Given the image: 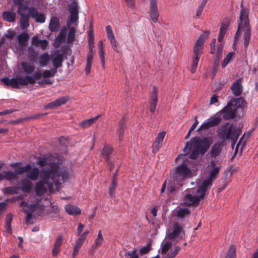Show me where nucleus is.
<instances>
[{"label": "nucleus", "instance_id": "9b49d317", "mask_svg": "<svg viewBox=\"0 0 258 258\" xmlns=\"http://www.w3.org/2000/svg\"><path fill=\"white\" fill-rule=\"evenodd\" d=\"M221 120V118L218 114L210 117L205 121L200 126L201 130L208 129L218 125Z\"/></svg>", "mask_w": 258, "mask_h": 258}, {"label": "nucleus", "instance_id": "79ce46f5", "mask_svg": "<svg viewBox=\"0 0 258 258\" xmlns=\"http://www.w3.org/2000/svg\"><path fill=\"white\" fill-rule=\"evenodd\" d=\"M68 28L69 32L68 35V41L69 42H71L74 41L76 30L74 26H70Z\"/></svg>", "mask_w": 258, "mask_h": 258}, {"label": "nucleus", "instance_id": "0eeeda50", "mask_svg": "<svg viewBox=\"0 0 258 258\" xmlns=\"http://www.w3.org/2000/svg\"><path fill=\"white\" fill-rule=\"evenodd\" d=\"M204 43L201 40H196L194 47V56L192 59L191 67L190 72L194 74L198 67L199 59L203 53Z\"/></svg>", "mask_w": 258, "mask_h": 258}, {"label": "nucleus", "instance_id": "5fc2aeb1", "mask_svg": "<svg viewBox=\"0 0 258 258\" xmlns=\"http://www.w3.org/2000/svg\"><path fill=\"white\" fill-rule=\"evenodd\" d=\"M239 132L240 131L238 130H236V132L233 133L232 136L230 138V139L232 140V143L231 146L232 148H233L234 146L235 145L236 142L238 139V137L239 135Z\"/></svg>", "mask_w": 258, "mask_h": 258}, {"label": "nucleus", "instance_id": "6e6d98bb", "mask_svg": "<svg viewBox=\"0 0 258 258\" xmlns=\"http://www.w3.org/2000/svg\"><path fill=\"white\" fill-rule=\"evenodd\" d=\"M111 47L113 49V50L116 52H119V49L118 48V43L117 41L115 40V37L112 39H109Z\"/></svg>", "mask_w": 258, "mask_h": 258}, {"label": "nucleus", "instance_id": "a211bd4d", "mask_svg": "<svg viewBox=\"0 0 258 258\" xmlns=\"http://www.w3.org/2000/svg\"><path fill=\"white\" fill-rule=\"evenodd\" d=\"M182 230L183 227L180 224L177 223H174L171 232H169L168 234L167 238L170 240L176 239L182 232Z\"/></svg>", "mask_w": 258, "mask_h": 258}, {"label": "nucleus", "instance_id": "2eb2a0df", "mask_svg": "<svg viewBox=\"0 0 258 258\" xmlns=\"http://www.w3.org/2000/svg\"><path fill=\"white\" fill-rule=\"evenodd\" d=\"M221 113L224 119L228 120L234 117L236 111L235 108L228 103L227 105L221 110Z\"/></svg>", "mask_w": 258, "mask_h": 258}, {"label": "nucleus", "instance_id": "603ef678", "mask_svg": "<svg viewBox=\"0 0 258 258\" xmlns=\"http://www.w3.org/2000/svg\"><path fill=\"white\" fill-rule=\"evenodd\" d=\"M59 106H60L59 104L58 103L57 100L56 99L55 100L45 105L44 107L45 109H47V108L52 109L54 107H57Z\"/></svg>", "mask_w": 258, "mask_h": 258}, {"label": "nucleus", "instance_id": "473e14b6", "mask_svg": "<svg viewBox=\"0 0 258 258\" xmlns=\"http://www.w3.org/2000/svg\"><path fill=\"white\" fill-rule=\"evenodd\" d=\"M99 117L100 115H97L94 117L86 119L80 122L79 125L83 128H87L91 125L93 123H94L95 121L99 118Z\"/></svg>", "mask_w": 258, "mask_h": 258}, {"label": "nucleus", "instance_id": "423d86ee", "mask_svg": "<svg viewBox=\"0 0 258 258\" xmlns=\"http://www.w3.org/2000/svg\"><path fill=\"white\" fill-rule=\"evenodd\" d=\"M202 188V185L197 190V196H193L191 194H186L184 197L183 204L186 206H197L201 200L203 199L206 194L207 189L205 188L202 190H200Z\"/></svg>", "mask_w": 258, "mask_h": 258}, {"label": "nucleus", "instance_id": "58836bf2", "mask_svg": "<svg viewBox=\"0 0 258 258\" xmlns=\"http://www.w3.org/2000/svg\"><path fill=\"white\" fill-rule=\"evenodd\" d=\"M30 165L28 164L24 166H20L15 169L14 173L16 174V176L17 175L21 174L24 173H26V171L29 170Z\"/></svg>", "mask_w": 258, "mask_h": 258}, {"label": "nucleus", "instance_id": "20e7f679", "mask_svg": "<svg viewBox=\"0 0 258 258\" xmlns=\"http://www.w3.org/2000/svg\"><path fill=\"white\" fill-rule=\"evenodd\" d=\"M189 158L187 153L179 155L176 157L175 159L176 162L180 161L183 162L182 164L176 166L174 169V180L177 182H181L192 176L191 171L188 167Z\"/></svg>", "mask_w": 258, "mask_h": 258}, {"label": "nucleus", "instance_id": "a19ab883", "mask_svg": "<svg viewBox=\"0 0 258 258\" xmlns=\"http://www.w3.org/2000/svg\"><path fill=\"white\" fill-rule=\"evenodd\" d=\"M88 46L90 50H93L94 47V35L93 30H91L90 31V32L88 34Z\"/></svg>", "mask_w": 258, "mask_h": 258}, {"label": "nucleus", "instance_id": "c9c22d12", "mask_svg": "<svg viewBox=\"0 0 258 258\" xmlns=\"http://www.w3.org/2000/svg\"><path fill=\"white\" fill-rule=\"evenodd\" d=\"M78 20V14H71L68 20L67 21V26H72V25H76L77 22Z\"/></svg>", "mask_w": 258, "mask_h": 258}, {"label": "nucleus", "instance_id": "72a5a7b5", "mask_svg": "<svg viewBox=\"0 0 258 258\" xmlns=\"http://www.w3.org/2000/svg\"><path fill=\"white\" fill-rule=\"evenodd\" d=\"M3 17L4 20L9 22L15 21L16 15L15 13L7 11L4 13Z\"/></svg>", "mask_w": 258, "mask_h": 258}, {"label": "nucleus", "instance_id": "39448f33", "mask_svg": "<svg viewBox=\"0 0 258 258\" xmlns=\"http://www.w3.org/2000/svg\"><path fill=\"white\" fill-rule=\"evenodd\" d=\"M221 165L220 163H216L214 161L210 162L206 168V171L209 173V176L207 179L203 181L202 188L200 190H202V189L205 188L207 189L212 185L213 181L218 177Z\"/></svg>", "mask_w": 258, "mask_h": 258}, {"label": "nucleus", "instance_id": "bf43d9fd", "mask_svg": "<svg viewBox=\"0 0 258 258\" xmlns=\"http://www.w3.org/2000/svg\"><path fill=\"white\" fill-rule=\"evenodd\" d=\"M66 34H67V28L66 27H64L61 30L60 33L57 37V39L60 41H62L63 39H64L65 38Z\"/></svg>", "mask_w": 258, "mask_h": 258}, {"label": "nucleus", "instance_id": "393cba45", "mask_svg": "<svg viewBox=\"0 0 258 258\" xmlns=\"http://www.w3.org/2000/svg\"><path fill=\"white\" fill-rule=\"evenodd\" d=\"M229 26V22L228 21H225L221 23L218 37V41L219 42H222V41L223 40L224 36L225 33H226V31Z\"/></svg>", "mask_w": 258, "mask_h": 258}, {"label": "nucleus", "instance_id": "7ed1b4c3", "mask_svg": "<svg viewBox=\"0 0 258 258\" xmlns=\"http://www.w3.org/2000/svg\"><path fill=\"white\" fill-rule=\"evenodd\" d=\"M242 9L240 12L239 20L238 23L237 31L234 35V41H236L241 35L242 32H244V45L247 48L250 39L251 28L248 20L247 12L241 6Z\"/></svg>", "mask_w": 258, "mask_h": 258}, {"label": "nucleus", "instance_id": "37998d69", "mask_svg": "<svg viewBox=\"0 0 258 258\" xmlns=\"http://www.w3.org/2000/svg\"><path fill=\"white\" fill-rule=\"evenodd\" d=\"M1 81L7 86H11L14 88H15V86H16V83L15 82V81L14 80V78L9 79L8 78L5 77L3 78Z\"/></svg>", "mask_w": 258, "mask_h": 258}, {"label": "nucleus", "instance_id": "dca6fc26", "mask_svg": "<svg viewBox=\"0 0 258 258\" xmlns=\"http://www.w3.org/2000/svg\"><path fill=\"white\" fill-rule=\"evenodd\" d=\"M150 16L154 23L158 21L159 14L157 7V0H150Z\"/></svg>", "mask_w": 258, "mask_h": 258}, {"label": "nucleus", "instance_id": "f3484780", "mask_svg": "<svg viewBox=\"0 0 258 258\" xmlns=\"http://www.w3.org/2000/svg\"><path fill=\"white\" fill-rule=\"evenodd\" d=\"M158 103V89L154 86L153 90L150 97V110L151 112H154L155 111Z\"/></svg>", "mask_w": 258, "mask_h": 258}, {"label": "nucleus", "instance_id": "b1692460", "mask_svg": "<svg viewBox=\"0 0 258 258\" xmlns=\"http://www.w3.org/2000/svg\"><path fill=\"white\" fill-rule=\"evenodd\" d=\"M63 241V237L62 235L59 236L56 239L52 250V255L55 257L60 251V247Z\"/></svg>", "mask_w": 258, "mask_h": 258}, {"label": "nucleus", "instance_id": "052dcab7", "mask_svg": "<svg viewBox=\"0 0 258 258\" xmlns=\"http://www.w3.org/2000/svg\"><path fill=\"white\" fill-rule=\"evenodd\" d=\"M165 135H166L165 132H161L159 133L158 134V136L156 139L155 141H156L160 144H162V143L163 141V139L165 136Z\"/></svg>", "mask_w": 258, "mask_h": 258}, {"label": "nucleus", "instance_id": "bb28decb", "mask_svg": "<svg viewBox=\"0 0 258 258\" xmlns=\"http://www.w3.org/2000/svg\"><path fill=\"white\" fill-rule=\"evenodd\" d=\"M21 66L23 71L27 74L33 73L35 68L34 64L31 62L23 61L21 62Z\"/></svg>", "mask_w": 258, "mask_h": 258}, {"label": "nucleus", "instance_id": "de8ad7c7", "mask_svg": "<svg viewBox=\"0 0 258 258\" xmlns=\"http://www.w3.org/2000/svg\"><path fill=\"white\" fill-rule=\"evenodd\" d=\"M233 55V52H229L227 54L226 57L224 58L223 61H222L221 63L222 67L223 68H225L228 63L229 62L230 60L231 59L232 56Z\"/></svg>", "mask_w": 258, "mask_h": 258}, {"label": "nucleus", "instance_id": "412c9836", "mask_svg": "<svg viewBox=\"0 0 258 258\" xmlns=\"http://www.w3.org/2000/svg\"><path fill=\"white\" fill-rule=\"evenodd\" d=\"M224 146L223 142H218L216 143L212 147L211 150V156L212 158L217 157L221 153L222 147Z\"/></svg>", "mask_w": 258, "mask_h": 258}, {"label": "nucleus", "instance_id": "3c124183", "mask_svg": "<svg viewBox=\"0 0 258 258\" xmlns=\"http://www.w3.org/2000/svg\"><path fill=\"white\" fill-rule=\"evenodd\" d=\"M117 185V181L112 180V184L109 188V194L111 197H113L114 195L115 189Z\"/></svg>", "mask_w": 258, "mask_h": 258}, {"label": "nucleus", "instance_id": "e2e57ef3", "mask_svg": "<svg viewBox=\"0 0 258 258\" xmlns=\"http://www.w3.org/2000/svg\"><path fill=\"white\" fill-rule=\"evenodd\" d=\"M243 140H244V137L243 136L240 138V140L239 141L238 144L236 145L235 152H236L237 151V150L239 148H240L241 150H242L243 148L245 146V141H243Z\"/></svg>", "mask_w": 258, "mask_h": 258}, {"label": "nucleus", "instance_id": "4d7b16f0", "mask_svg": "<svg viewBox=\"0 0 258 258\" xmlns=\"http://www.w3.org/2000/svg\"><path fill=\"white\" fill-rule=\"evenodd\" d=\"M106 30L107 33V36L109 39L114 38V35L113 33L112 27L110 25L106 27Z\"/></svg>", "mask_w": 258, "mask_h": 258}, {"label": "nucleus", "instance_id": "ea45409f", "mask_svg": "<svg viewBox=\"0 0 258 258\" xmlns=\"http://www.w3.org/2000/svg\"><path fill=\"white\" fill-rule=\"evenodd\" d=\"M68 10L70 14H78V4L75 2H73L69 5Z\"/></svg>", "mask_w": 258, "mask_h": 258}, {"label": "nucleus", "instance_id": "7c9ffc66", "mask_svg": "<svg viewBox=\"0 0 258 258\" xmlns=\"http://www.w3.org/2000/svg\"><path fill=\"white\" fill-rule=\"evenodd\" d=\"M63 62V55L61 54H57L54 56L52 59L53 65L55 68V70L60 67Z\"/></svg>", "mask_w": 258, "mask_h": 258}, {"label": "nucleus", "instance_id": "e433bc0d", "mask_svg": "<svg viewBox=\"0 0 258 258\" xmlns=\"http://www.w3.org/2000/svg\"><path fill=\"white\" fill-rule=\"evenodd\" d=\"M190 211L187 208H180L177 211L176 215L178 218H183L188 216Z\"/></svg>", "mask_w": 258, "mask_h": 258}, {"label": "nucleus", "instance_id": "9d476101", "mask_svg": "<svg viewBox=\"0 0 258 258\" xmlns=\"http://www.w3.org/2000/svg\"><path fill=\"white\" fill-rule=\"evenodd\" d=\"M236 130H232V125L229 126L228 124L221 125L218 131V136L222 140V142H224L226 140H228L232 136L233 133L236 132Z\"/></svg>", "mask_w": 258, "mask_h": 258}, {"label": "nucleus", "instance_id": "338daca9", "mask_svg": "<svg viewBox=\"0 0 258 258\" xmlns=\"http://www.w3.org/2000/svg\"><path fill=\"white\" fill-rule=\"evenodd\" d=\"M161 147V144L155 141L152 145L153 152L155 153L159 151Z\"/></svg>", "mask_w": 258, "mask_h": 258}, {"label": "nucleus", "instance_id": "680f3d73", "mask_svg": "<svg viewBox=\"0 0 258 258\" xmlns=\"http://www.w3.org/2000/svg\"><path fill=\"white\" fill-rule=\"evenodd\" d=\"M99 56L101 59V66L103 69L105 68V52L104 50H101L99 51Z\"/></svg>", "mask_w": 258, "mask_h": 258}, {"label": "nucleus", "instance_id": "a878e982", "mask_svg": "<svg viewBox=\"0 0 258 258\" xmlns=\"http://www.w3.org/2000/svg\"><path fill=\"white\" fill-rule=\"evenodd\" d=\"M229 103L233 108L235 109L236 111L238 108H242L245 104V102L241 97L233 99Z\"/></svg>", "mask_w": 258, "mask_h": 258}, {"label": "nucleus", "instance_id": "774afa93", "mask_svg": "<svg viewBox=\"0 0 258 258\" xmlns=\"http://www.w3.org/2000/svg\"><path fill=\"white\" fill-rule=\"evenodd\" d=\"M59 105H63L66 104L68 101L69 99L67 96H63L56 99Z\"/></svg>", "mask_w": 258, "mask_h": 258}, {"label": "nucleus", "instance_id": "f8f14e48", "mask_svg": "<svg viewBox=\"0 0 258 258\" xmlns=\"http://www.w3.org/2000/svg\"><path fill=\"white\" fill-rule=\"evenodd\" d=\"M14 80L16 83V86H15V88H19L20 85L26 86L29 84H33L36 82V81L34 80V78L31 76H21L14 78Z\"/></svg>", "mask_w": 258, "mask_h": 258}, {"label": "nucleus", "instance_id": "69168bd1", "mask_svg": "<svg viewBox=\"0 0 258 258\" xmlns=\"http://www.w3.org/2000/svg\"><path fill=\"white\" fill-rule=\"evenodd\" d=\"M37 22L43 23L45 22V18L44 15L39 13L37 16L34 18Z\"/></svg>", "mask_w": 258, "mask_h": 258}, {"label": "nucleus", "instance_id": "c03bdc74", "mask_svg": "<svg viewBox=\"0 0 258 258\" xmlns=\"http://www.w3.org/2000/svg\"><path fill=\"white\" fill-rule=\"evenodd\" d=\"M235 249L233 246H230L228 248L225 258H236Z\"/></svg>", "mask_w": 258, "mask_h": 258}, {"label": "nucleus", "instance_id": "c756f323", "mask_svg": "<svg viewBox=\"0 0 258 258\" xmlns=\"http://www.w3.org/2000/svg\"><path fill=\"white\" fill-rule=\"evenodd\" d=\"M59 28V21L56 17H52L50 21L49 28L52 32L57 31Z\"/></svg>", "mask_w": 258, "mask_h": 258}, {"label": "nucleus", "instance_id": "4be33fe9", "mask_svg": "<svg viewBox=\"0 0 258 258\" xmlns=\"http://www.w3.org/2000/svg\"><path fill=\"white\" fill-rule=\"evenodd\" d=\"M231 89L235 96H239L242 92L243 87L241 83V80L238 79L234 82L231 86Z\"/></svg>", "mask_w": 258, "mask_h": 258}, {"label": "nucleus", "instance_id": "4c0bfd02", "mask_svg": "<svg viewBox=\"0 0 258 258\" xmlns=\"http://www.w3.org/2000/svg\"><path fill=\"white\" fill-rule=\"evenodd\" d=\"M179 181L177 182L176 180H174V179L172 180H169L168 182L167 181V191L170 193H174L175 192L177 189L174 184L176 182L178 184Z\"/></svg>", "mask_w": 258, "mask_h": 258}, {"label": "nucleus", "instance_id": "864d4df0", "mask_svg": "<svg viewBox=\"0 0 258 258\" xmlns=\"http://www.w3.org/2000/svg\"><path fill=\"white\" fill-rule=\"evenodd\" d=\"M59 106H60L59 104L58 103L57 100L56 99L55 100L45 105L44 107L45 109H47V108L52 109L54 107H57Z\"/></svg>", "mask_w": 258, "mask_h": 258}, {"label": "nucleus", "instance_id": "f257e3e1", "mask_svg": "<svg viewBox=\"0 0 258 258\" xmlns=\"http://www.w3.org/2000/svg\"><path fill=\"white\" fill-rule=\"evenodd\" d=\"M38 164L42 167L40 171L38 168H32L30 165L26 171V176L32 180H37L34 189L36 195L41 196L48 190L53 192L58 190L60 185L70 177L71 168L65 162L54 157L40 158Z\"/></svg>", "mask_w": 258, "mask_h": 258}, {"label": "nucleus", "instance_id": "5701e85b", "mask_svg": "<svg viewBox=\"0 0 258 258\" xmlns=\"http://www.w3.org/2000/svg\"><path fill=\"white\" fill-rule=\"evenodd\" d=\"M85 240L86 239L83 237H82L81 235H80V236L76 240L72 255L73 257L74 258L79 254V250L83 244L85 242Z\"/></svg>", "mask_w": 258, "mask_h": 258}, {"label": "nucleus", "instance_id": "49530a36", "mask_svg": "<svg viewBox=\"0 0 258 258\" xmlns=\"http://www.w3.org/2000/svg\"><path fill=\"white\" fill-rule=\"evenodd\" d=\"M56 70H45L42 73V77L43 78H49L51 77H53L56 73Z\"/></svg>", "mask_w": 258, "mask_h": 258}, {"label": "nucleus", "instance_id": "13d9d810", "mask_svg": "<svg viewBox=\"0 0 258 258\" xmlns=\"http://www.w3.org/2000/svg\"><path fill=\"white\" fill-rule=\"evenodd\" d=\"M151 249V244L148 243L147 245L142 247L140 252L142 254H144L148 253Z\"/></svg>", "mask_w": 258, "mask_h": 258}, {"label": "nucleus", "instance_id": "f704fd0d", "mask_svg": "<svg viewBox=\"0 0 258 258\" xmlns=\"http://www.w3.org/2000/svg\"><path fill=\"white\" fill-rule=\"evenodd\" d=\"M49 60V55L48 53H45L40 55L39 59V62L41 67L46 66Z\"/></svg>", "mask_w": 258, "mask_h": 258}, {"label": "nucleus", "instance_id": "f03ea898", "mask_svg": "<svg viewBox=\"0 0 258 258\" xmlns=\"http://www.w3.org/2000/svg\"><path fill=\"white\" fill-rule=\"evenodd\" d=\"M212 143V140L211 138L201 139L200 138L195 137L191 139L190 144L188 142L186 143L183 151L187 154L190 149L192 148L189 158L195 159L198 158L200 153L204 155L209 149Z\"/></svg>", "mask_w": 258, "mask_h": 258}, {"label": "nucleus", "instance_id": "6e6552de", "mask_svg": "<svg viewBox=\"0 0 258 258\" xmlns=\"http://www.w3.org/2000/svg\"><path fill=\"white\" fill-rule=\"evenodd\" d=\"M172 240L169 239L165 240L161 244L162 254H167L164 258H175L180 250L179 246H175L169 252V250L172 247Z\"/></svg>", "mask_w": 258, "mask_h": 258}, {"label": "nucleus", "instance_id": "09e8293b", "mask_svg": "<svg viewBox=\"0 0 258 258\" xmlns=\"http://www.w3.org/2000/svg\"><path fill=\"white\" fill-rule=\"evenodd\" d=\"M213 50L215 52L214 54L216 55L218 59H219L221 58L223 53L222 46L220 44L217 47V49L214 48Z\"/></svg>", "mask_w": 258, "mask_h": 258}, {"label": "nucleus", "instance_id": "8fccbe9b", "mask_svg": "<svg viewBox=\"0 0 258 258\" xmlns=\"http://www.w3.org/2000/svg\"><path fill=\"white\" fill-rule=\"evenodd\" d=\"M210 34V31H206L203 32L197 40H201L204 44L205 41L207 39Z\"/></svg>", "mask_w": 258, "mask_h": 258}, {"label": "nucleus", "instance_id": "aec40b11", "mask_svg": "<svg viewBox=\"0 0 258 258\" xmlns=\"http://www.w3.org/2000/svg\"><path fill=\"white\" fill-rule=\"evenodd\" d=\"M33 183L28 179H24L20 182V187L22 190L25 192L30 193L33 187Z\"/></svg>", "mask_w": 258, "mask_h": 258}, {"label": "nucleus", "instance_id": "2f4dec72", "mask_svg": "<svg viewBox=\"0 0 258 258\" xmlns=\"http://www.w3.org/2000/svg\"><path fill=\"white\" fill-rule=\"evenodd\" d=\"M16 174L14 172L8 171L0 173V180L7 179L9 180L16 178Z\"/></svg>", "mask_w": 258, "mask_h": 258}, {"label": "nucleus", "instance_id": "1a4fd4ad", "mask_svg": "<svg viewBox=\"0 0 258 258\" xmlns=\"http://www.w3.org/2000/svg\"><path fill=\"white\" fill-rule=\"evenodd\" d=\"M29 38V36L27 33L21 34L17 37L18 43L12 42L11 47L15 52H21L26 46Z\"/></svg>", "mask_w": 258, "mask_h": 258}, {"label": "nucleus", "instance_id": "ddd939ff", "mask_svg": "<svg viewBox=\"0 0 258 258\" xmlns=\"http://www.w3.org/2000/svg\"><path fill=\"white\" fill-rule=\"evenodd\" d=\"M27 11H25V9L20 8L17 10L18 14L21 16L20 19V26L22 30L27 29L29 26V16H27Z\"/></svg>", "mask_w": 258, "mask_h": 258}, {"label": "nucleus", "instance_id": "a18cd8bd", "mask_svg": "<svg viewBox=\"0 0 258 258\" xmlns=\"http://www.w3.org/2000/svg\"><path fill=\"white\" fill-rule=\"evenodd\" d=\"M27 11L28 12L27 16H29V17H31L33 18H35V17L39 14L37 9L33 7H28Z\"/></svg>", "mask_w": 258, "mask_h": 258}, {"label": "nucleus", "instance_id": "c85d7f7f", "mask_svg": "<svg viewBox=\"0 0 258 258\" xmlns=\"http://www.w3.org/2000/svg\"><path fill=\"white\" fill-rule=\"evenodd\" d=\"M112 152L113 148L109 145H106L103 147L101 151V155L106 161H108Z\"/></svg>", "mask_w": 258, "mask_h": 258}, {"label": "nucleus", "instance_id": "4468645a", "mask_svg": "<svg viewBox=\"0 0 258 258\" xmlns=\"http://www.w3.org/2000/svg\"><path fill=\"white\" fill-rule=\"evenodd\" d=\"M28 208L30 210V212H28L26 210H25V212L27 213V216L26 217V223L27 224H31L34 223V222L32 220L31 213L36 211L38 210L40 211L43 210V207L38 204V202H37L35 204L29 205Z\"/></svg>", "mask_w": 258, "mask_h": 258}, {"label": "nucleus", "instance_id": "0e129e2a", "mask_svg": "<svg viewBox=\"0 0 258 258\" xmlns=\"http://www.w3.org/2000/svg\"><path fill=\"white\" fill-rule=\"evenodd\" d=\"M23 1L24 0H14V3L15 5L18 6V9L22 8L25 9V11H27L28 6L22 5Z\"/></svg>", "mask_w": 258, "mask_h": 258}, {"label": "nucleus", "instance_id": "cd10ccee", "mask_svg": "<svg viewBox=\"0 0 258 258\" xmlns=\"http://www.w3.org/2000/svg\"><path fill=\"white\" fill-rule=\"evenodd\" d=\"M66 212L71 215H77L81 213L80 209L72 205H67L65 207Z\"/></svg>", "mask_w": 258, "mask_h": 258}, {"label": "nucleus", "instance_id": "6ab92c4d", "mask_svg": "<svg viewBox=\"0 0 258 258\" xmlns=\"http://www.w3.org/2000/svg\"><path fill=\"white\" fill-rule=\"evenodd\" d=\"M103 237L101 232L99 231L98 233L97 237L95 239L94 243L91 246V249L89 252L90 255H93L95 252V250L101 245L103 241Z\"/></svg>", "mask_w": 258, "mask_h": 258}]
</instances>
